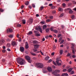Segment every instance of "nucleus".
<instances>
[{
  "mask_svg": "<svg viewBox=\"0 0 76 76\" xmlns=\"http://www.w3.org/2000/svg\"><path fill=\"white\" fill-rule=\"evenodd\" d=\"M20 64V65H23V64H25V61L23 59H22L21 58H19Z\"/></svg>",
  "mask_w": 76,
  "mask_h": 76,
  "instance_id": "1",
  "label": "nucleus"
},
{
  "mask_svg": "<svg viewBox=\"0 0 76 76\" xmlns=\"http://www.w3.org/2000/svg\"><path fill=\"white\" fill-rule=\"evenodd\" d=\"M36 65L37 66L38 68L40 69V68H42L44 67V65L43 64L40 63H37L36 64Z\"/></svg>",
  "mask_w": 76,
  "mask_h": 76,
  "instance_id": "2",
  "label": "nucleus"
},
{
  "mask_svg": "<svg viewBox=\"0 0 76 76\" xmlns=\"http://www.w3.org/2000/svg\"><path fill=\"white\" fill-rule=\"evenodd\" d=\"M25 58L28 61V62L29 63H31V62H32V61L31 60V58L30 57L28 56H25Z\"/></svg>",
  "mask_w": 76,
  "mask_h": 76,
  "instance_id": "3",
  "label": "nucleus"
},
{
  "mask_svg": "<svg viewBox=\"0 0 76 76\" xmlns=\"http://www.w3.org/2000/svg\"><path fill=\"white\" fill-rule=\"evenodd\" d=\"M68 10H69V14H72V13H73V11H72V10L70 8H68L65 10V12L68 11Z\"/></svg>",
  "mask_w": 76,
  "mask_h": 76,
  "instance_id": "4",
  "label": "nucleus"
},
{
  "mask_svg": "<svg viewBox=\"0 0 76 76\" xmlns=\"http://www.w3.org/2000/svg\"><path fill=\"white\" fill-rule=\"evenodd\" d=\"M39 31L41 33H42V29L41 28V27L40 26H38V28H36V31H39Z\"/></svg>",
  "mask_w": 76,
  "mask_h": 76,
  "instance_id": "5",
  "label": "nucleus"
},
{
  "mask_svg": "<svg viewBox=\"0 0 76 76\" xmlns=\"http://www.w3.org/2000/svg\"><path fill=\"white\" fill-rule=\"evenodd\" d=\"M11 44L13 46H16L17 45V44L15 41H12Z\"/></svg>",
  "mask_w": 76,
  "mask_h": 76,
  "instance_id": "6",
  "label": "nucleus"
},
{
  "mask_svg": "<svg viewBox=\"0 0 76 76\" xmlns=\"http://www.w3.org/2000/svg\"><path fill=\"white\" fill-rule=\"evenodd\" d=\"M13 29L12 28H8L7 30V32H12Z\"/></svg>",
  "mask_w": 76,
  "mask_h": 76,
  "instance_id": "7",
  "label": "nucleus"
},
{
  "mask_svg": "<svg viewBox=\"0 0 76 76\" xmlns=\"http://www.w3.org/2000/svg\"><path fill=\"white\" fill-rule=\"evenodd\" d=\"M56 63L58 66H61V63H59V60H57L56 62Z\"/></svg>",
  "mask_w": 76,
  "mask_h": 76,
  "instance_id": "8",
  "label": "nucleus"
},
{
  "mask_svg": "<svg viewBox=\"0 0 76 76\" xmlns=\"http://www.w3.org/2000/svg\"><path fill=\"white\" fill-rule=\"evenodd\" d=\"M20 50L21 52H24L25 49L24 48H23V47H20Z\"/></svg>",
  "mask_w": 76,
  "mask_h": 76,
  "instance_id": "9",
  "label": "nucleus"
},
{
  "mask_svg": "<svg viewBox=\"0 0 76 76\" xmlns=\"http://www.w3.org/2000/svg\"><path fill=\"white\" fill-rule=\"evenodd\" d=\"M33 22V20L32 19H31L28 20V22L29 24H31Z\"/></svg>",
  "mask_w": 76,
  "mask_h": 76,
  "instance_id": "10",
  "label": "nucleus"
},
{
  "mask_svg": "<svg viewBox=\"0 0 76 76\" xmlns=\"http://www.w3.org/2000/svg\"><path fill=\"white\" fill-rule=\"evenodd\" d=\"M26 44V46L25 48L26 49H28V48H29V46L28 45V43L27 42H26L25 43Z\"/></svg>",
  "mask_w": 76,
  "mask_h": 76,
  "instance_id": "11",
  "label": "nucleus"
},
{
  "mask_svg": "<svg viewBox=\"0 0 76 76\" xmlns=\"http://www.w3.org/2000/svg\"><path fill=\"white\" fill-rule=\"evenodd\" d=\"M47 69L49 72H52V71H53V69H52V68H51V67H48L47 68Z\"/></svg>",
  "mask_w": 76,
  "mask_h": 76,
  "instance_id": "12",
  "label": "nucleus"
},
{
  "mask_svg": "<svg viewBox=\"0 0 76 76\" xmlns=\"http://www.w3.org/2000/svg\"><path fill=\"white\" fill-rule=\"evenodd\" d=\"M4 40L3 39H1L0 41V44L1 45H2V44H3V43H4Z\"/></svg>",
  "mask_w": 76,
  "mask_h": 76,
  "instance_id": "13",
  "label": "nucleus"
},
{
  "mask_svg": "<svg viewBox=\"0 0 76 76\" xmlns=\"http://www.w3.org/2000/svg\"><path fill=\"white\" fill-rule=\"evenodd\" d=\"M72 70H73V68H69V69L67 70V72H69V73H70V72H71V71Z\"/></svg>",
  "mask_w": 76,
  "mask_h": 76,
  "instance_id": "14",
  "label": "nucleus"
},
{
  "mask_svg": "<svg viewBox=\"0 0 76 76\" xmlns=\"http://www.w3.org/2000/svg\"><path fill=\"white\" fill-rule=\"evenodd\" d=\"M32 42L33 44H38V42L37 40H33V41Z\"/></svg>",
  "mask_w": 76,
  "mask_h": 76,
  "instance_id": "15",
  "label": "nucleus"
},
{
  "mask_svg": "<svg viewBox=\"0 0 76 76\" xmlns=\"http://www.w3.org/2000/svg\"><path fill=\"white\" fill-rule=\"evenodd\" d=\"M52 73L54 75H57V72H56V71H55L53 72H52Z\"/></svg>",
  "mask_w": 76,
  "mask_h": 76,
  "instance_id": "16",
  "label": "nucleus"
},
{
  "mask_svg": "<svg viewBox=\"0 0 76 76\" xmlns=\"http://www.w3.org/2000/svg\"><path fill=\"white\" fill-rule=\"evenodd\" d=\"M34 48H39V45L37 44L34 45Z\"/></svg>",
  "mask_w": 76,
  "mask_h": 76,
  "instance_id": "17",
  "label": "nucleus"
},
{
  "mask_svg": "<svg viewBox=\"0 0 76 76\" xmlns=\"http://www.w3.org/2000/svg\"><path fill=\"white\" fill-rule=\"evenodd\" d=\"M62 76H68V74L67 73H63L62 75Z\"/></svg>",
  "mask_w": 76,
  "mask_h": 76,
  "instance_id": "18",
  "label": "nucleus"
},
{
  "mask_svg": "<svg viewBox=\"0 0 76 76\" xmlns=\"http://www.w3.org/2000/svg\"><path fill=\"white\" fill-rule=\"evenodd\" d=\"M33 33L31 31H30L28 33H27V34L28 35H31Z\"/></svg>",
  "mask_w": 76,
  "mask_h": 76,
  "instance_id": "19",
  "label": "nucleus"
},
{
  "mask_svg": "<svg viewBox=\"0 0 76 76\" xmlns=\"http://www.w3.org/2000/svg\"><path fill=\"white\" fill-rule=\"evenodd\" d=\"M49 58H50V57H49V56L45 57V60L47 61H48V60Z\"/></svg>",
  "mask_w": 76,
  "mask_h": 76,
  "instance_id": "20",
  "label": "nucleus"
},
{
  "mask_svg": "<svg viewBox=\"0 0 76 76\" xmlns=\"http://www.w3.org/2000/svg\"><path fill=\"white\" fill-rule=\"evenodd\" d=\"M29 2L28 1H27L26 3H25V4L26 6H28L29 5Z\"/></svg>",
  "mask_w": 76,
  "mask_h": 76,
  "instance_id": "21",
  "label": "nucleus"
},
{
  "mask_svg": "<svg viewBox=\"0 0 76 76\" xmlns=\"http://www.w3.org/2000/svg\"><path fill=\"white\" fill-rule=\"evenodd\" d=\"M47 28V25H44L43 26V29H45Z\"/></svg>",
  "mask_w": 76,
  "mask_h": 76,
  "instance_id": "22",
  "label": "nucleus"
},
{
  "mask_svg": "<svg viewBox=\"0 0 76 76\" xmlns=\"http://www.w3.org/2000/svg\"><path fill=\"white\" fill-rule=\"evenodd\" d=\"M63 50H60V55L63 54Z\"/></svg>",
  "mask_w": 76,
  "mask_h": 76,
  "instance_id": "23",
  "label": "nucleus"
},
{
  "mask_svg": "<svg viewBox=\"0 0 76 76\" xmlns=\"http://www.w3.org/2000/svg\"><path fill=\"white\" fill-rule=\"evenodd\" d=\"M22 21L23 22V24H25L26 23V21H25V20H22Z\"/></svg>",
  "mask_w": 76,
  "mask_h": 76,
  "instance_id": "24",
  "label": "nucleus"
},
{
  "mask_svg": "<svg viewBox=\"0 0 76 76\" xmlns=\"http://www.w3.org/2000/svg\"><path fill=\"white\" fill-rule=\"evenodd\" d=\"M9 37H10V38H13V35L11 34V35H9Z\"/></svg>",
  "mask_w": 76,
  "mask_h": 76,
  "instance_id": "25",
  "label": "nucleus"
},
{
  "mask_svg": "<svg viewBox=\"0 0 76 76\" xmlns=\"http://www.w3.org/2000/svg\"><path fill=\"white\" fill-rule=\"evenodd\" d=\"M7 48H9L10 47V43L7 44Z\"/></svg>",
  "mask_w": 76,
  "mask_h": 76,
  "instance_id": "26",
  "label": "nucleus"
},
{
  "mask_svg": "<svg viewBox=\"0 0 76 76\" xmlns=\"http://www.w3.org/2000/svg\"><path fill=\"white\" fill-rule=\"evenodd\" d=\"M45 31L46 32H49V31H50V29L48 28H46L45 29Z\"/></svg>",
  "mask_w": 76,
  "mask_h": 76,
  "instance_id": "27",
  "label": "nucleus"
},
{
  "mask_svg": "<svg viewBox=\"0 0 76 76\" xmlns=\"http://www.w3.org/2000/svg\"><path fill=\"white\" fill-rule=\"evenodd\" d=\"M53 32H54V33H58V31L56 30H53Z\"/></svg>",
  "mask_w": 76,
  "mask_h": 76,
  "instance_id": "28",
  "label": "nucleus"
},
{
  "mask_svg": "<svg viewBox=\"0 0 76 76\" xmlns=\"http://www.w3.org/2000/svg\"><path fill=\"white\" fill-rule=\"evenodd\" d=\"M64 42V40L62 39L61 40V42H60V44H61L62 43H63Z\"/></svg>",
  "mask_w": 76,
  "mask_h": 76,
  "instance_id": "29",
  "label": "nucleus"
},
{
  "mask_svg": "<svg viewBox=\"0 0 76 76\" xmlns=\"http://www.w3.org/2000/svg\"><path fill=\"white\" fill-rule=\"evenodd\" d=\"M17 61L18 64H19V58H18L17 59Z\"/></svg>",
  "mask_w": 76,
  "mask_h": 76,
  "instance_id": "30",
  "label": "nucleus"
},
{
  "mask_svg": "<svg viewBox=\"0 0 76 76\" xmlns=\"http://www.w3.org/2000/svg\"><path fill=\"white\" fill-rule=\"evenodd\" d=\"M60 37H61V34H59L57 35V37L58 38H60Z\"/></svg>",
  "mask_w": 76,
  "mask_h": 76,
  "instance_id": "31",
  "label": "nucleus"
},
{
  "mask_svg": "<svg viewBox=\"0 0 76 76\" xmlns=\"http://www.w3.org/2000/svg\"><path fill=\"white\" fill-rule=\"evenodd\" d=\"M45 21H42L40 22V23H41L42 25H44V24H45Z\"/></svg>",
  "mask_w": 76,
  "mask_h": 76,
  "instance_id": "32",
  "label": "nucleus"
},
{
  "mask_svg": "<svg viewBox=\"0 0 76 76\" xmlns=\"http://www.w3.org/2000/svg\"><path fill=\"white\" fill-rule=\"evenodd\" d=\"M61 39H62V37H60L58 39V42H60L61 41Z\"/></svg>",
  "mask_w": 76,
  "mask_h": 76,
  "instance_id": "33",
  "label": "nucleus"
},
{
  "mask_svg": "<svg viewBox=\"0 0 76 76\" xmlns=\"http://www.w3.org/2000/svg\"><path fill=\"white\" fill-rule=\"evenodd\" d=\"M71 18L72 19H73L75 18V15H72L71 16Z\"/></svg>",
  "mask_w": 76,
  "mask_h": 76,
  "instance_id": "34",
  "label": "nucleus"
},
{
  "mask_svg": "<svg viewBox=\"0 0 76 76\" xmlns=\"http://www.w3.org/2000/svg\"><path fill=\"white\" fill-rule=\"evenodd\" d=\"M49 18L50 19H51L53 18V16H50L49 17Z\"/></svg>",
  "mask_w": 76,
  "mask_h": 76,
  "instance_id": "35",
  "label": "nucleus"
},
{
  "mask_svg": "<svg viewBox=\"0 0 76 76\" xmlns=\"http://www.w3.org/2000/svg\"><path fill=\"white\" fill-rule=\"evenodd\" d=\"M74 73H75V71H72L70 73V74L71 75H73V74H74Z\"/></svg>",
  "mask_w": 76,
  "mask_h": 76,
  "instance_id": "36",
  "label": "nucleus"
},
{
  "mask_svg": "<svg viewBox=\"0 0 76 76\" xmlns=\"http://www.w3.org/2000/svg\"><path fill=\"white\" fill-rule=\"evenodd\" d=\"M56 73H59L60 72V70H56Z\"/></svg>",
  "mask_w": 76,
  "mask_h": 76,
  "instance_id": "37",
  "label": "nucleus"
},
{
  "mask_svg": "<svg viewBox=\"0 0 76 76\" xmlns=\"http://www.w3.org/2000/svg\"><path fill=\"white\" fill-rule=\"evenodd\" d=\"M31 53L32 55H33V56H35L36 55V54L35 53H32V52H31Z\"/></svg>",
  "mask_w": 76,
  "mask_h": 76,
  "instance_id": "38",
  "label": "nucleus"
},
{
  "mask_svg": "<svg viewBox=\"0 0 76 76\" xmlns=\"http://www.w3.org/2000/svg\"><path fill=\"white\" fill-rule=\"evenodd\" d=\"M50 21H51V20L50 19H48L46 20V22H50Z\"/></svg>",
  "mask_w": 76,
  "mask_h": 76,
  "instance_id": "39",
  "label": "nucleus"
},
{
  "mask_svg": "<svg viewBox=\"0 0 76 76\" xmlns=\"http://www.w3.org/2000/svg\"><path fill=\"white\" fill-rule=\"evenodd\" d=\"M44 9V7L43 6H42L41 7L40 9V10H42V9Z\"/></svg>",
  "mask_w": 76,
  "mask_h": 76,
  "instance_id": "40",
  "label": "nucleus"
},
{
  "mask_svg": "<svg viewBox=\"0 0 76 76\" xmlns=\"http://www.w3.org/2000/svg\"><path fill=\"white\" fill-rule=\"evenodd\" d=\"M36 36H37V37H38L39 36H40V34L37 33V34H36Z\"/></svg>",
  "mask_w": 76,
  "mask_h": 76,
  "instance_id": "41",
  "label": "nucleus"
},
{
  "mask_svg": "<svg viewBox=\"0 0 76 76\" xmlns=\"http://www.w3.org/2000/svg\"><path fill=\"white\" fill-rule=\"evenodd\" d=\"M50 29L51 31H53V27H51L50 28Z\"/></svg>",
  "mask_w": 76,
  "mask_h": 76,
  "instance_id": "42",
  "label": "nucleus"
},
{
  "mask_svg": "<svg viewBox=\"0 0 76 76\" xmlns=\"http://www.w3.org/2000/svg\"><path fill=\"white\" fill-rule=\"evenodd\" d=\"M63 16H64V14H61V15L60 16V17H63Z\"/></svg>",
  "mask_w": 76,
  "mask_h": 76,
  "instance_id": "43",
  "label": "nucleus"
},
{
  "mask_svg": "<svg viewBox=\"0 0 76 76\" xmlns=\"http://www.w3.org/2000/svg\"><path fill=\"white\" fill-rule=\"evenodd\" d=\"M4 10L1 9V8H0V12L1 11V12H3Z\"/></svg>",
  "mask_w": 76,
  "mask_h": 76,
  "instance_id": "44",
  "label": "nucleus"
},
{
  "mask_svg": "<svg viewBox=\"0 0 76 76\" xmlns=\"http://www.w3.org/2000/svg\"><path fill=\"white\" fill-rule=\"evenodd\" d=\"M17 38H18V41H19V34H18L17 35Z\"/></svg>",
  "mask_w": 76,
  "mask_h": 76,
  "instance_id": "45",
  "label": "nucleus"
},
{
  "mask_svg": "<svg viewBox=\"0 0 76 76\" xmlns=\"http://www.w3.org/2000/svg\"><path fill=\"white\" fill-rule=\"evenodd\" d=\"M55 6H52L51 7V8L52 9H55Z\"/></svg>",
  "mask_w": 76,
  "mask_h": 76,
  "instance_id": "46",
  "label": "nucleus"
},
{
  "mask_svg": "<svg viewBox=\"0 0 76 76\" xmlns=\"http://www.w3.org/2000/svg\"><path fill=\"white\" fill-rule=\"evenodd\" d=\"M48 62L49 63H51V61H52V59H50L49 61H48Z\"/></svg>",
  "mask_w": 76,
  "mask_h": 76,
  "instance_id": "47",
  "label": "nucleus"
},
{
  "mask_svg": "<svg viewBox=\"0 0 76 76\" xmlns=\"http://www.w3.org/2000/svg\"><path fill=\"white\" fill-rule=\"evenodd\" d=\"M28 7H29V9H32V7L31 6V5H29L28 6Z\"/></svg>",
  "mask_w": 76,
  "mask_h": 76,
  "instance_id": "48",
  "label": "nucleus"
},
{
  "mask_svg": "<svg viewBox=\"0 0 76 76\" xmlns=\"http://www.w3.org/2000/svg\"><path fill=\"white\" fill-rule=\"evenodd\" d=\"M56 46L54 45L53 46V49H54V50H55V49H56Z\"/></svg>",
  "mask_w": 76,
  "mask_h": 76,
  "instance_id": "49",
  "label": "nucleus"
},
{
  "mask_svg": "<svg viewBox=\"0 0 76 76\" xmlns=\"http://www.w3.org/2000/svg\"><path fill=\"white\" fill-rule=\"evenodd\" d=\"M63 72H66L67 71V69H64L63 70Z\"/></svg>",
  "mask_w": 76,
  "mask_h": 76,
  "instance_id": "50",
  "label": "nucleus"
},
{
  "mask_svg": "<svg viewBox=\"0 0 76 76\" xmlns=\"http://www.w3.org/2000/svg\"><path fill=\"white\" fill-rule=\"evenodd\" d=\"M52 13H56V11H53L52 12Z\"/></svg>",
  "mask_w": 76,
  "mask_h": 76,
  "instance_id": "51",
  "label": "nucleus"
},
{
  "mask_svg": "<svg viewBox=\"0 0 76 76\" xmlns=\"http://www.w3.org/2000/svg\"><path fill=\"white\" fill-rule=\"evenodd\" d=\"M66 4L64 3L62 4V6H63V7H65L66 6Z\"/></svg>",
  "mask_w": 76,
  "mask_h": 76,
  "instance_id": "52",
  "label": "nucleus"
},
{
  "mask_svg": "<svg viewBox=\"0 0 76 76\" xmlns=\"http://www.w3.org/2000/svg\"><path fill=\"white\" fill-rule=\"evenodd\" d=\"M34 33L36 34H38V32L37 31H34Z\"/></svg>",
  "mask_w": 76,
  "mask_h": 76,
  "instance_id": "53",
  "label": "nucleus"
},
{
  "mask_svg": "<svg viewBox=\"0 0 76 76\" xmlns=\"http://www.w3.org/2000/svg\"><path fill=\"white\" fill-rule=\"evenodd\" d=\"M72 57L73 58H76V56L74 55H72Z\"/></svg>",
  "mask_w": 76,
  "mask_h": 76,
  "instance_id": "54",
  "label": "nucleus"
},
{
  "mask_svg": "<svg viewBox=\"0 0 76 76\" xmlns=\"http://www.w3.org/2000/svg\"><path fill=\"white\" fill-rule=\"evenodd\" d=\"M53 63L55 65V66L57 65L56 64V63L54 61H53Z\"/></svg>",
  "mask_w": 76,
  "mask_h": 76,
  "instance_id": "55",
  "label": "nucleus"
},
{
  "mask_svg": "<svg viewBox=\"0 0 76 76\" xmlns=\"http://www.w3.org/2000/svg\"><path fill=\"white\" fill-rule=\"evenodd\" d=\"M32 6H33V7H35V6L34 4H32Z\"/></svg>",
  "mask_w": 76,
  "mask_h": 76,
  "instance_id": "56",
  "label": "nucleus"
},
{
  "mask_svg": "<svg viewBox=\"0 0 76 76\" xmlns=\"http://www.w3.org/2000/svg\"><path fill=\"white\" fill-rule=\"evenodd\" d=\"M2 52H3V53H5L6 52V50H2Z\"/></svg>",
  "mask_w": 76,
  "mask_h": 76,
  "instance_id": "57",
  "label": "nucleus"
},
{
  "mask_svg": "<svg viewBox=\"0 0 76 76\" xmlns=\"http://www.w3.org/2000/svg\"><path fill=\"white\" fill-rule=\"evenodd\" d=\"M40 53H41L42 55L44 56V53H43L41 51V50H40Z\"/></svg>",
  "mask_w": 76,
  "mask_h": 76,
  "instance_id": "58",
  "label": "nucleus"
},
{
  "mask_svg": "<svg viewBox=\"0 0 76 76\" xmlns=\"http://www.w3.org/2000/svg\"><path fill=\"white\" fill-rule=\"evenodd\" d=\"M45 38H46V39H48V38H49V37L48 36H45Z\"/></svg>",
  "mask_w": 76,
  "mask_h": 76,
  "instance_id": "59",
  "label": "nucleus"
},
{
  "mask_svg": "<svg viewBox=\"0 0 76 76\" xmlns=\"http://www.w3.org/2000/svg\"><path fill=\"white\" fill-rule=\"evenodd\" d=\"M67 39L68 41H71V40L69 38H67Z\"/></svg>",
  "mask_w": 76,
  "mask_h": 76,
  "instance_id": "60",
  "label": "nucleus"
},
{
  "mask_svg": "<svg viewBox=\"0 0 76 76\" xmlns=\"http://www.w3.org/2000/svg\"><path fill=\"white\" fill-rule=\"evenodd\" d=\"M24 7V6H23V5H22V6L21 7V9H23Z\"/></svg>",
  "mask_w": 76,
  "mask_h": 76,
  "instance_id": "61",
  "label": "nucleus"
},
{
  "mask_svg": "<svg viewBox=\"0 0 76 76\" xmlns=\"http://www.w3.org/2000/svg\"><path fill=\"white\" fill-rule=\"evenodd\" d=\"M49 6H53V4H50L49 5Z\"/></svg>",
  "mask_w": 76,
  "mask_h": 76,
  "instance_id": "62",
  "label": "nucleus"
},
{
  "mask_svg": "<svg viewBox=\"0 0 76 76\" xmlns=\"http://www.w3.org/2000/svg\"><path fill=\"white\" fill-rule=\"evenodd\" d=\"M2 48H3V49H6V47L4 46L2 47Z\"/></svg>",
  "mask_w": 76,
  "mask_h": 76,
  "instance_id": "63",
  "label": "nucleus"
},
{
  "mask_svg": "<svg viewBox=\"0 0 76 76\" xmlns=\"http://www.w3.org/2000/svg\"><path fill=\"white\" fill-rule=\"evenodd\" d=\"M7 51H10V49L7 48Z\"/></svg>",
  "mask_w": 76,
  "mask_h": 76,
  "instance_id": "64",
  "label": "nucleus"
}]
</instances>
